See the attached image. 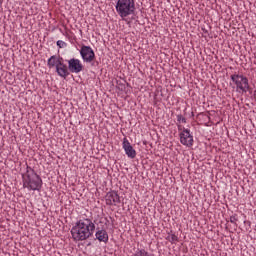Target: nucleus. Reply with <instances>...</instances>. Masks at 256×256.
<instances>
[{
    "label": "nucleus",
    "mask_w": 256,
    "mask_h": 256,
    "mask_svg": "<svg viewBox=\"0 0 256 256\" xmlns=\"http://www.w3.org/2000/svg\"><path fill=\"white\" fill-rule=\"evenodd\" d=\"M93 233H95V223L89 218L77 221L71 229L74 241H87V239L93 237Z\"/></svg>",
    "instance_id": "1"
},
{
    "label": "nucleus",
    "mask_w": 256,
    "mask_h": 256,
    "mask_svg": "<svg viewBox=\"0 0 256 256\" xmlns=\"http://www.w3.org/2000/svg\"><path fill=\"white\" fill-rule=\"evenodd\" d=\"M22 181L24 189H28V191H41V188L43 187L41 176L35 173V170L28 165L26 167V172L22 174Z\"/></svg>",
    "instance_id": "2"
},
{
    "label": "nucleus",
    "mask_w": 256,
    "mask_h": 256,
    "mask_svg": "<svg viewBox=\"0 0 256 256\" xmlns=\"http://www.w3.org/2000/svg\"><path fill=\"white\" fill-rule=\"evenodd\" d=\"M116 11L122 19L133 15L135 13V0H118Z\"/></svg>",
    "instance_id": "3"
},
{
    "label": "nucleus",
    "mask_w": 256,
    "mask_h": 256,
    "mask_svg": "<svg viewBox=\"0 0 256 256\" xmlns=\"http://www.w3.org/2000/svg\"><path fill=\"white\" fill-rule=\"evenodd\" d=\"M230 79L234 85H236V91H242L247 93L249 91V78L240 74H232Z\"/></svg>",
    "instance_id": "4"
},
{
    "label": "nucleus",
    "mask_w": 256,
    "mask_h": 256,
    "mask_svg": "<svg viewBox=\"0 0 256 256\" xmlns=\"http://www.w3.org/2000/svg\"><path fill=\"white\" fill-rule=\"evenodd\" d=\"M80 55L84 63H92V67L99 65V62H95V51H93L91 46L82 45L80 49Z\"/></svg>",
    "instance_id": "5"
},
{
    "label": "nucleus",
    "mask_w": 256,
    "mask_h": 256,
    "mask_svg": "<svg viewBox=\"0 0 256 256\" xmlns=\"http://www.w3.org/2000/svg\"><path fill=\"white\" fill-rule=\"evenodd\" d=\"M180 143L186 147H193V135H191V130L183 128V131L179 134Z\"/></svg>",
    "instance_id": "6"
},
{
    "label": "nucleus",
    "mask_w": 256,
    "mask_h": 256,
    "mask_svg": "<svg viewBox=\"0 0 256 256\" xmlns=\"http://www.w3.org/2000/svg\"><path fill=\"white\" fill-rule=\"evenodd\" d=\"M83 69H85V67L81 63V60L77 58H72L68 60V70L70 71V73H81Z\"/></svg>",
    "instance_id": "7"
},
{
    "label": "nucleus",
    "mask_w": 256,
    "mask_h": 256,
    "mask_svg": "<svg viewBox=\"0 0 256 256\" xmlns=\"http://www.w3.org/2000/svg\"><path fill=\"white\" fill-rule=\"evenodd\" d=\"M106 205H117L121 203V197L117 193V191L107 192L105 196Z\"/></svg>",
    "instance_id": "8"
},
{
    "label": "nucleus",
    "mask_w": 256,
    "mask_h": 256,
    "mask_svg": "<svg viewBox=\"0 0 256 256\" xmlns=\"http://www.w3.org/2000/svg\"><path fill=\"white\" fill-rule=\"evenodd\" d=\"M122 147L127 157H129L130 159H135L137 157V151H135V149L133 148V146L131 145L127 138L123 139Z\"/></svg>",
    "instance_id": "9"
},
{
    "label": "nucleus",
    "mask_w": 256,
    "mask_h": 256,
    "mask_svg": "<svg viewBox=\"0 0 256 256\" xmlns=\"http://www.w3.org/2000/svg\"><path fill=\"white\" fill-rule=\"evenodd\" d=\"M65 60H62L60 64H58V67L56 68V73L59 77H62V79H67L69 75H71L69 71V66L65 64Z\"/></svg>",
    "instance_id": "10"
},
{
    "label": "nucleus",
    "mask_w": 256,
    "mask_h": 256,
    "mask_svg": "<svg viewBox=\"0 0 256 256\" xmlns=\"http://www.w3.org/2000/svg\"><path fill=\"white\" fill-rule=\"evenodd\" d=\"M62 60H63V57H61L59 55L51 56L47 61L48 68L49 69H57V67L60 65Z\"/></svg>",
    "instance_id": "11"
},
{
    "label": "nucleus",
    "mask_w": 256,
    "mask_h": 256,
    "mask_svg": "<svg viewBox=\"0 0 256 256\" xmlns=\"http://www.w3.org/2000/svg\"><path fill=\"white\" fill-rule=\"evenodd\" d=\"M96 239L102 243H108L109 242V234L107 233V230L97 228V231L95 233Z\"/></svg>",
    "instance_id": "12"
},
{
    "label": "nucleus",
    "mask_w": 256,
    "mask_h": 256,
    "mask_svg": "<svg viewBox=\"0 0 256 256\" xmlns=\"http://www.w3.org/2000/svg\"><path fill=\"white\" fill-rule=\"evenodd\" d=\"M131 256H151V254L143 248H138Z\"/></svg>",
    "instance_id": "13"
},
{
    "label": "nucleus",
    "mask_w": 256,
    "mask_h": 256,
    "mask_svg": "<svg viewBox=\"0 0 256 256\" xmlns=\"http://www.w3.org/2000/svg\"><path fill=\"white\" fill-rule=\"evenodd\" d=\"M166 239L168 241H170L172 244H175V243L179 242V237H177V235H175V234L168 235V237Z\"/></svg>",
    "instance_id": "14"
},
{
    "label": "nucleus",
    "mask_w": 256,
    "mask_h": 256,
    "mask_svg": "<svg viewBox=\"0 0 256 256\" xmlns=\"http://www.w3.org/2000/svg\"><path fill=\"white\" fill-rule=\"evenodd\" d=\"M116 87L117 89H119V91H125L126 87H125V81H121V80H117L116 81Z\"/></svg>",
    "instance_id": "15"
},
{
    "label": "nucleus",
    "mask_w": 256,
    "mask_h": 256,
    "mask_svg": "<svg viewBox=\"0 0 256 256\" xmlns=\"http://www.w3.org/2000/svg\"><path fill=\"white\" fill-rule=\"evenodd\" d=\"M239 221V218H237V214H234L230 216V223H234V225L237 227V222Z\"/></svg>",
    "instance_id": "16"
},
{
    "label": "nucleus",
    "mask_w": 256,
    "mask_h": 256,
    "mask_svg": "<svg viewBox=\"0 0 256 256\" xmlns=\"http://www.w3.org/2000/svg\"><path fill=\"white\" fill-rule=\"evenodd\" d=\"M57 47H59V49H63L64 47H67V43H65L63 40H58L56 42Z\"/></svg>",
    "instance_id": "17"
},
{
    "label": "nucleus",
    "mask_w": 256,
    "mask_h": 256,
    "mask_svg": "<svg viewBox=\"0 0 256 256\" xmlns=\"http://www.w3.org/2000/svg\"><path fill=\"white\" fill-rule=\"evenodd\" d=\"M177 121H178V123H187V118L183 117V115L179 114V115H177Z\"/></svg>",
    "instance_id": "18"
},
{
    "label": "nucleus",
    "mask_w": 256,
    "mask_h": 256,
    "mask_svg": "<svg viewBox=\"0 0 256 256\" xmlns=\"http://www.w3.org/2000/svg\"><path fill=\"white\" fill-rule=\"evenodd\" d=\"M183 129H185V127H182L181 124H178V131H181V133H183Z\"/></svg>",
    "instance_id": "19"
},
{
    "label": "nucleus",
    "mask_w": 256,
    "mask_h": 256,
    "mask_svg": "<svg viewBox=\"0 0 256 256\" xmlns=\"http://www.w3.org/2000/svg\"><path fill=\"white\" fill-rule=\"evenodd\" d=\"M105 225H107V223H109V219L105 218Z\"/></svg>",
    "instance_id": "20"
},
{
    "label": "nucleus",
    "mask_w": 256,
    "mask_h": 256,
    "mask_svg": "<svg viewBox=\"0 0 256 256\" xmlns=\"http://www.w3.org/2000/svg\"><path fill=\"white\" fill-rule=\"evenodd\" d=\"M0 5H3V0H0Z\"/></svg>",
    "instance_id": "21"
}]
</instances>
